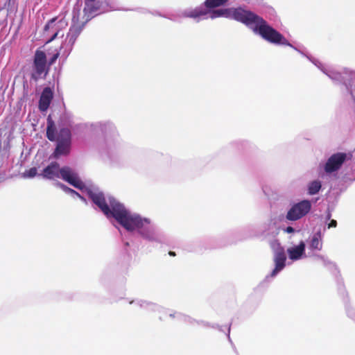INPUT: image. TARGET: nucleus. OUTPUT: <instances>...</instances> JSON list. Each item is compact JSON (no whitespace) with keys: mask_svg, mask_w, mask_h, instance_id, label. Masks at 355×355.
<instances>
[{"mask_svg":"<svg viewBox=\"0 0 355 355\" xmlns=\"http://www.w3.org/2000/svg\"><path fill=\"white\" fill-rule=\"evenodd\" d=\"M73 44L74 42L66 37L62 43L59 51L55 53V57L60 56L61 58L66 59L71 53Z\"/></svg>","mask_w":355,"mask_h":355,"instance_id":"obj_15","label":"nucleus"},{"mask_svg":"<svg viewBox=\"0 0 355 355\" xmlns=\"http://www.w3.org/2000/svg\"><path fill=\"white\" fill-rule=\"evenodd\" d=\"M67 26V21L64 18L58 19V17H54L51 19L44 27L46 31H52L53 33L51 40L55 39L59 34L60 29L65 28Z\"/></svg>","mask_w":355,"mask_h":355,"instance_id":"obj_11","label":"nucleus"},{"mask_svg":"<svg viewBox=\"0 0 355 355\" xmlns=\"http://www.w3.org/2000/svg\"><path fill=\"white\" fill-rule=\"evenodd\" d=\"M159 319H160V320H164V319H165L164 315H159Z\"/></svg>","mask_w":355,"mask_h":355,"instance_id":"obj_29","label":"nucleus"},{"mask_svg":"<svg viewBox=\"0 0 355 355\" xmlns=\"http://www.w3.org/2000/svg\"><path fill=\"white\" fill-rule=\"evenodd\" d=\"M57 146L54 152V156L58 157L61 155H67L69 153L70 150V142L57 141Z\"/></svg>","mask_w":355,"mask_h":355,"instance_id":"obj_17","label":"nucleus"},{"mask_svg":"<svg viewBox=\"0 0 355 355\" xmlns=\"http://www.w3.org/2000/svg\"><path fill=\"white\" fill-rule=\"evenodd\" d=\"M46 136L50 141H55V128L53 122L49 118L47 120Z\"/></svg>","mask_w":355,"mask_h":355,"instance_id":"obj_20","label":"nucleus"},{"mask_svg":"<svg viewBox=\"0 0 355 355\" xmlns=\"http://www.w3.org/2000/svg\"><path fill=\"white\" fill-rule=\"evenodd\" d=\"M169 254H170L171 256H175V252H169Z\"/></svg>","mask_w":355,"mask_h":355,"instance_id":"obj_30","label":"nucleus"},{"mask_svg":"<svg viewBox=\"0 0 355 355\" xmlns=\"http://www.w3.org/2000/svg\"><path fill=\"white\" fill-rule=\"evenodd\" d=\"M284 231L287 233H292L294 232V229L292 227H287Z\"/></svg>","mask_w":355,"mask_h":355,"instance_id":"obj_26","label":"nucleus"},{"mask_svg":"<svg viewBox=\"0 0 355 355\" xmlns=\"http://www.w3.org/2000/svg\"><path fill=\"white\" fill-rule=\"evenodd\" d=\"M40 173H37V169L36 167H32L28 170H26L22 173V177L24 178H33L37 175L40 176Z\"/></svg>","mask_w":355,"mask_h":355,"instance_id":"obj_23","label":"nucleus"},{"mask_svg":"<svg viewBox=\"0 0 355 355\" xmlns=\"http://www.w3.org/2000/svg\"><path fill=\"white\" fill-rule=\"evenodd\" d=\"M309 257H314L321 261L323 266L327 268H335V264L331 261L327 257L318 254V252L322 250L323 246V234L319 230L312 234L307 240Z\"/></svg>","mask_w":355,"mask_h":355,"instance_id":"obj_4","label":"nucleus"},{"mask_svg":"<svg viewBox=\"0 0 355 355\" xmlns=\"http://www.w3.org/2000/svg\"><path fill=\"white\" fill-rule=\"evenodd\" d=\"M53 94L50 87H45L41 94L39 101V108L41 111L45 112L49 107Z\"/></svg>","mask_w":355,"mask_h":355,"instance_id":"obj_13","label":"nucleus"},{"mask_svg":"<svg viewBox=\"0 0 355 355\" xmlns=\"http://www.w3.org/2000/svg\"><path fill=\"white\" fill-rule=\"evenodd\" d=\"M322 187V184L320 180H313L309 183L307 186L308 193L309 195H315L318 193Z\"/></svg>","mask_w":355,"mask_h":355,"instance_id":"obj_19","label":"nucleus"},{"mask_svg":"<svg viewBox=\"0 0 355 355\" xmlns=\"http://www.w3.org/2000/svg\"><path fill=\"white\" fill-rule=\"evenodd\" d=\"M111 8L106 0H86L84 8L85 15L87 19H91L96 15L107 12Z\"/></svg>","mask_w":355,"mask_h":355,"instance_id":"obj_6","label":"nucleus"},{"mask_svg":"<svg viewBox=\"0 0 355 355\" xmlns=\"http://www.w3.org/2000/svg\"><path fill=\"white\" fill-rule=\"evenodd\" d=\"M58 57H55V54L53 55V58H52V62H54Z\"/></svg>","mask_w":355,"mask_h":355,"instance_id":"obj_28","label":"nucleus"},{"mask_svg":"<svg viewBox=\"0 0 355 355\" xmlns=\"http://www.w3.org/2000/svg\"><path fill=\"white\" fill-rule=\"evenodd\" d=\"M169 317L172 318H177L178 320H179L180 321L185 322H188L189 324H193V322L194 321L190 317L183 315L180 313H176V312L170 313Z\"/></svg>","mask_w":355,"mask_h":355,"instance_id":"obj_21","label":"nucleus"},{"mask_svg":"<svg viewBox=\"0 0 355 355\" xmlns=\"http://www.w3.org/2000/svg\"><path fill=\"white\" fill-rule=\"evenodd\" d=\"M336 225H337V222L336 220H332L328 225V227L330 228V227H336Z\"/></svg>","mask_w":355,"mask_h":355,"instance_id":"obj_25","label":"nucleus"},{"mask_svg":"<svg viewBox=\"0 0 355 355\" xmlns=\"http://www.w3.org/2000/svg\"><path fill=\"white\" fill-rule=\"evenodd\" d=\"M347 315L349 317L355 320V309L351 308L347 310Z\"/></svg>","mask_w":355,"mask_h":355,"instance_id":"obj_24","label":"nucleus"},{"mask_svg":"<svg viewBox=\"0 0 355 355\" xmlns=\"http://www.w3.org/2000/svg\"><path fill=\"white\" fill-rule=\"evenodd\" d=\"M270 245L274 250V261L275 263V268L272 271L270 277H275L285 267L286 255L284 250L277 241H272Z\"/></svg>","mask_w":355,"mask_h":355,"instance_id":"obj_8","label":"nucleus"},{"mask_svg":"<svg viewBox=\"0 0 355 355\" xmlns=\"http://www.w3.org/2000/svg\"><path fill=\"white\" fill-rule=\"evenodd\" d=\"M311 209V203L309 200H304L294 204L288 211L286 219L288 220H297L306 215Z\"/></svg>","mask_w":355,"mask_h":355,"instance_id":"obj_7","label":"nucleus"},{"mask_svg":"<svg viewBox=\"0 0 355 355\" xmlns=\"http://www.w3.org/2000/svg\"><path fill=\"white\" fill-rule=\"evenodd\" d=\"M352 157L351 153H336L332 154L323 164H320L319 168L328 175H336L343 164Z\"/></svg>","mask_w":355,"mask_h":355,"instance_id":"obj_5","label":"nucleus"},{"mask_svg":"<svg viewBox=\"0 0 355 355\" xmlns=\"http://www.w3.org/2000/svg\"><path fill=\"white\" fill-rule=\"evenodd\" d=\"M227 331H228L227 336H228L229 340H230V327H228Z\"/></svg>","mask_w":355,"mask_h":355,"instance_id":"obj_27","label":"nucleus"},{"mask_svg":"<svg viewBox=\"0 0 355 355\" xmlns=\"http://www.w3.org/2000/svg\"><path fill=\"white\" fill-rule=\"evenodd\" d=\"M130 304H133L136 308L144 309L148 311L166 312V310L159 306L142 300H132L130 302Z\"/></svg>","mask_w":355,"mask_h":355,"instance_id":"obj_14","label":"nucleus"},{"mask_svg":"<svg viewBox=\"0 0 355 355\" xmlns=\"http://www.w3.org/2000/svg\"><path fill=\"white\" fill-rule=\"evenodd\" d=\"M58 186H59L63 191H64L66 193H68L69 194H71V196H76L78 197H79L81 200H83V201H85V198L80 193H77L76 191H75L74 190L67 187V186L61 184V183H58L57 184Z\"/></svg>","mask_w":355,"mask_h":355,"instance_id":"obj_22","label":"nucleus"},{"mask_svg":"<svg viewBox=\"0 0 355 355\" xmlns=\"http://www.w3.org/2000/svg\"><path fill=\"white\" fill-rule=\"evenodd\" d=\"M12 1V0H9V3H10V1Z\"/></svg>","mask_w":355,"mask_h":355,"instance_id":"obj_31","label":"nucleus"},{"mask_svg":"<svg viewBox=\"0 0 355 355\" xmlns=\"http://www.w3.org/2000/svg\"><path fill=\"white\" fill-rule=\"evenodd\" d=\"M99 153L101 159L106 163L114 164L116 162L117 155L114 144L105 141L99 146Z\"/></svg>","mask_w":355,"mask_h":355,"instance_id":"obj_10","label":"nucleus"},{"mask_svg":"<svg viewBox=\"0 0 355 355\" xmlns=\"http://www.w3.org/2000/svg\"><path fill=\"white\" fill-rule=\"evenodd\" d=\"M227 1V0H206L205 5H201L195 8H187L184 10H179L162 16L174 21H180L183 17H190L197 21L209 18L215 19L220 17H232L245 24L248 27L251 28L254 33L259 34L268 42L277 44L289 46L304 55L302 51L293 46L281 33L269 26L265 20L252 12L243 10L241 8L230 10H211L214 8L224 5Z\"/></svg>","mask_w":355,"mask_h":355,"instance_id":"obj_2","label":"nucleus"},{"mask_svg":"<svg viewBox=\"0 0 355 355\" xmlns=\"http://www.w3.org/2000/svg\"><path fill=\"white\" fill-rule=\"evenodd\" d=\"M73 24L70 27L69 31L66 37L67 39L75 43L77 37L83 30V27L80 25L75 23V17L73 18Z\"/></svg>","mask_w":355,"mask_h":355,"instance_id":"obj_16","label":"nucleus"},{"mask_svg":"<svg viewBox=\"0 0 355 355\" xmlns=\"http://www.w3.org/2000/svg\"><path fill=\"white\" fill-rule=\"evenodd\" d=\"M39 175L48 180L60 178L80 189L82 194H86L114 226L117 227L115 222L126 231L136 233L145 240L162 242L164 235L149 218L130 211L112 196H105L98 188L87 187L77 173L69 167L60 168L57 162H52Z\"/></svg>","mask_w":355,"mask_h":355,"instance_id":"obj_1","label":"nucleus"},{"mask_svg":"<svg viewBox=\"0 0 355 355\" xmlns=\"http://www.w3.org/2000/svg\"><path fill=\"white\" fill-rule=\"evenodd\" d=\"M287 253L289 259L293 261H297L307 257V255L305 254L304 242L302 241L297 245L288 248Z\"/></svg>","mask_w":355,"mask_h":355,"instance_id":"obj_12","label":"nucleus"},{"mask_svg":"<svg viewBox=\"0 0 355 355\" xmlns=\"http://www.w3.org/2000/svg\"><path fill=\"white\" fill-rule=\"evenodd\" d=\"M71 131L69 128H64L60 130V132L56 138L57 141H64L71 143Z\"/></svg>","mask_w":355,"mask_h":355,"instance_id":"obj_18","label":"nucleus"},{"mask_svg":"<svg viewBox=\"0 0 355 355\" xmlns=\"http://www.w3.org/2000/svg\"><path fill=\"white\" fill-rule=\"evenodd\" d=\"M306 57L314 65L320 69L330 79L334 81L343 83L345 85H346L347 90L349 92L351 95L355 98V90L352 88V85L349 87L346 83V80L348 78H353L355 76V72L347 69H343L342 71H338L332 66H327L323 64L315 58H311L309 56Z\"/></svg>","mask_w":355,"mask_h":355,"instance_id":"obj_3","label":"nucleus"},{"mask_svg":"<svg viewBox=\"0 0 355 355\" xmlns=\"http://www.w3.org/2000/svg\"><path fill=\"white\" fill-rule=\"evenodd\" d=\"M33 78L35 80L43 78L46 74V58L43 51H37L33 63Z\"/></svg>","mask_w":355,"mask_h":355,"instance_id":"obj_9","label":"nucleus"}]
</instances>
